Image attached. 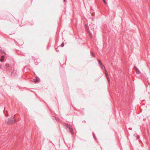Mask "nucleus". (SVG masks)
I'll return each mask as SVG.
<instances>
[{"label": "nucleus", "instance_id": "1", "mask_svg": "<svg viewBox=\"0 0 150 150\" xmlns=\"http://www.w3.org/2000/svg\"><path fill=\"white\" fill-rule=\"evenodd\" d=\"M100 67L101 68V69H103V68H104L105 69V72H106L105 73V75L106 76V78H107V80L108 81L109 83L110 82V79L109 77V76H108V72L106 70H105V67L104 66L103 64H101V65H100Z\"/></svg>", "mask_w": 150, "mask_h": 150}, {"label": "nucleus", "instance_id": "2", "mask_svg": "<svg viewBox=\"0 0 150 150\" xmlns=\"http://www.w3.org/2000/svg\"><path fill=\"white\" fill-rule=\"evenodd\" d=\"M15 120H14L12 117H11L8 120L7 122V123L8 124H11L14 122H15Z\"/></svg>", "mask_w": 150, "mask_h": 150}, {"label": "nucleus", "instance_id": "3", "mask_svg": "<svg viewBox=\"0 0 150 150\" xmlns=\"http://www.w3.org/2000/svg\"><path fill=\"white\" fill-rule=\"evenodd\" d=\"M134 69L136 71V73L137 74H140L141 73V72L136 67L134 66Z\"/></svg>", "mask_w": 150, "mask_h": 150}, {"label": "nucleus", "instance_id": "4", "mask_svg": "<svg viewBox=\"0 0 150 150\" xmlns=\"http://www.w3.org/2000/svg\"><path fill=\"white\" fill-rule=\"evenodd\" d=\"M66 128L69 129V131H70V132L72 130V129L71 127V126L70 124H67V125L66 126Z\"/></svg>", "mask_w": 150, "mask_h": 150}, {"label": "nucleus", "instance_id": "5", "mask_svg": "<svg viewBox=\"0 0 150 150\" xmlns=\"http://www.w3.org/2000/svg\"><path fill=\"white\" fill-rule=\"evenodd\" d=\"M0 52L2 53L6 54V53L4 50H2L1 47H0Z\"/></svg>", "mask_w": 150, "mask_h": 150}, {"label": "nucleus", "instance_id": "6", "mask_svg": "<svg viewBox=\"0 0 150 150\" xmlns=\"http://www.w3.org/2000/svg\"><path fill=\"white\" fill-rule=\"evenodd\" d=\"M4 56H5L4 55H3L1 56V59H0V61L1 62H3L4 61Z\"/></svg>", "mask_w": 150, "mask_h": 150}, {"label": "nucleus", "instance_id": "7", "mask_svg": "<svg viewBox=\"0 0 150 150\" xmlns=\"http://www.w3.org/2000/svg\"><path fill=\"white\" fill-rule=\"evenodd\" d=\"M54 117L55 118L56 120L58 122H60V119L56 117Z\"/></svg>", "mask_w": 150, "mask_h": 150}, {"label": "nucleus", "instance_id": "8", "mask_svg": "<svg viewBox=\"0 0 150 150\" xmlns=\"http://www.w3.org/2000/svg\"><path fill=\"white\" fill-rule=\"evenodd\" d=\"M9 67V64H5V67L4 68H5L7 70V68L8 67Z\"/></svg>", "mask_w": 150, "mask_h": 150}, {"label": "nucleus", "instance_id": "9", "mask_svg": "<svg viewBox=\"0 0 150 150\" xmlns=\"http://www.w3.org/2000/svg\"><path fill=\"white\" fill-rule=\"evenodd\" d=\"M16 73V71L15 70H13V72L12 73V75L14 76L15 75Z\"/></svg>", "mask_w": 150, "mask_h": 150}, {"label": "nucleus", "instance_id": "10", "mask_svg": "<svg viewBox=\"0 0 150 150\" xmlns=\"http://www.w3.org/2000/svg\"><path fill=\"white\" fill-rule=\"evenodd\" d=\"M98 63L100 65L101 64H102L101 62L99 59H98Z\"/></svg>", "mask_w": 150, "mask_h": 150}, {"label": "nucleus", "instance_id": "11", "mask_svg": "<svg viewBox=\"0 0 150 150\" xmlns=\"http://www.w3.org/2000/svg\"><path fill=\"white\" fill-rule=\"evenodd\" d=\"M85 27L86 29L87 30V32L89 31V28L87 25H85Z\"/></svg>", "mask_w": 150, "mask_h": 150}, {"label": "nucleus", "instance_id": "12", "mask_svg": "<svg viewBox=\"0 0 150 150\" xmlns=\"http://www.w3.org/2000/svg\"><path fill=\"white\" fill-rule=\"evenodd\" d=\"M90 52H91V56H92L93 57H95V56L94 54L93 53V52L91 51H90Z\"/></svg>", "mask_w": 150, "mask_h": 150}, {"label": "nucleus", "instance_id": "13", "mask_svg": "<svg viewBox=\"0 0 150 150\" xmlns=\"http://www.w3.org/2000/svg\"><path fill=\"white\" fill-rule=\"evenodd\" d=\"M64 46V42H62V43L60 45V46L61 47H63Z\"/></svg>", "mask_w": 150, "mask_h": 150}, {"label": "nucleus", "instance_id": "14", "mask_svg": "<svg viewBox=\"0 0 150 150\" xmlns=\"http://www.w3.org/2000/svg\"><path fill=\"white\" fill-rule=\"evenodd\" d=\"M93 137L95 139H96V137L95 136V134H94V133H93Z\"/></svg>", "mask_w": 150, "mask_h": 150}, {"label": "nucleus", "instance_id": "15", "mask_svg": "<svg viewBox=\"0 0 150 150\" xmlns=\"http://www.w3.org/2000/svg\"><path fill=\"white\" fill-rule=\"evenodd\" d=\"M56 51L57 52H59V50H58V48H56Z\"/></svg>", "mask_w": 150, "mask_h": 150}, {"label": "nucleus", "instance_id": "16", "mask_svg": "<svg viewBox=\"0 0 150 150\" xmlns=\"http://www.w3.org/2000/svg\"><path fill=\"white\" fill-rule=\"evenodd\" d=\"M103 1L104 3H106V1L105 0H102Z\"/></svg>", "mask_w": 150, "mask_h": 150}, {"label": "nucleus", "instance_id": "17", "mask_svg": "<svg viewBox=\"0 0 150 150\" xmlns=\"http://www.w3.org/2000/svg\"><path fill=\"white\" fill-rule=\"evenodd\" d=\"M137 138L138 139L139 138V136H137Z\"/></svg>", "mask_w": 150, "mask_h": 150}, {"label": "nucleus", "instance_id": "18", "mask_svg": "<svg viewBox=\"0 0 150 150\" xmlns=\"http://www.w3.org/2000/svg\"><path fill=\"white\" fill-rule=\"evenodd\" d=\"M34 80H35V82H37L38 81V80H35V79H34Z\"/></svg>", "mask_w": 150, "mask_h": 150}, {"label": "nucleus", "instance_id": "19", "mask_svg": "<svg viewBox=\"0 0 150 150\" xmlns=\"http://www.w3.org/2000/svg\"><path fill=\"white\" fill-rule=\"evenodd\" d=\"M64 1H65V0H64Z\"/></svg>", "mask_w": 150, "mask_h": 150}]
</instances>
